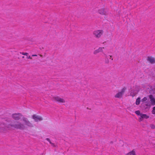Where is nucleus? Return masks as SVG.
Here are the masks:
<instances>
[{"instance_id":"f257e3e1","label":"nucleus","mask_w":155,"mask_h":155,"mask_svg":"<svg viewBox=\"0 0 155 155\" xmlns=\"http://www.w3.org/2000/svg\"><path fill=\"white\" fill-rule=\"evenodd\" d=\"M22 120L24 124L19 121H15L13 124L6 125L4 123H0V130L2 131L10 130L11 129L12 127H13L17 129L24 130L26 128L25 126L30 127H34L33 124L31 123L27 118L23 117L22 118Z\"/></svg>"},{"instance_id":"f03ea898","label":"nucleus","mask_w":155,"mask_h":155,"mask_svg":"<svg viewBox=\"0 0 155 155\" xmlns=\"http://www.w3.org/2000/svg\"><path fill=\"white\" fill-rule=\"evenodd\" d=\"M22 116L21 114L20 113H14L12 115V118L16 120H20Z\"/></svg>"},{"instance_id":"7ed1b4c3","label":"nucleus","mask_w":155,"mask_h":155,"mask_svg":"<svg viewBox=\"0 0 155 155\" xmlns=\"http://www.w3.org/2000/svg\"><path fill=\"white\" fill-rule=\"evenodd\" d=\"M103 31L102 30H97L94 32L93 34L95 37L97 38H99L103 34Z\"/></svg>"},{"instance_id":"20e7f679","label":"nucleus","mask_w":155,"mask_h":155,"mask_svg":"<svg viewBox=\"0 0 155 155\" xmlns=\"http://www.w3.org/2000/svg\"><path fill=\"white\" fill-rule=\"evenodd\" d=\"M126 89L125 87H124L121 90V91L115 95V98H121L122 97L123 94L125 92Z\"/></svg>"},{"instance_id":"39448f33","label":"nucleus","mask_w":155,"mask_h":155,"mask_svg":"<svg viewBox=\"0 0 155 155\" xmlns=\"http://www.w3.org/2000/svg\"><path fill=\"white\" fill-rule=\"evenodd\" d=\"M32 118L34 119L35 122H38V121H41L43 120L42 117L40 116L34 114L32 116Z\"/></svg>"},{"instance_id":"423d86ee","label":"nucleus","mask_w":155,"mask_h":155,"mask_svg":"<svg viewBox=\"0 0 155 155\" xmlns=\"http://www.w3.org/2000/svg\"><path fill=\"white\" fill-rule=\"evenodd\" d=\"M53 99L54 101L59 103H64L65 102V101L64 99L58 97H54Z\"/></svg>"},{"instance_id":"0eeeda50","label":"nucleus","mask_w":155,"mask_h":155,"mask_svg":"<svg viewBox=\"0 0 155 155\" xmlns=\"http://www.w3.org/2000/svg\"><path fill=\"white\" fill-rule=\"evenodd\" d=\"M151 103L149 101H147L143 103L142 105L145 108H147L148 107H150L151 105Z\"/></svg>"},{"instance_id":"6e6552de","label":"nucleus","mask_w":155,"mask_h":155,"mask_svg":"<svg viewBox=\"0 0 155 155\" xmlns=\"http://www.w3.org/2000/svg\"><path fill=\"white\" fill-rule=\"evenodd\" d=\"M147 60L151 64H153L155 63V59L152 57H148L147 58Z\"/></svg>"},{"instance_id":"1a4fd4ad","label":"nucleus","mask_w":155,"mask_h":155,"mask_svg":"<svg viewBox=\"0 0 155 155\" xmlns=\"http://www.w3.org/2000/svg\"><path fill=\"white\" fill-rule=\"evenodd\" d=\"M98 12L101 15H105L106 14V12L104 8H102L98 10Z\"/></svg>"},{"instance_id":"9d476101","label":"nucleus","mask_w":155,"mask_h":155,"mask_svg":"<svg viewBox=\"0 0 155 155\" xmlns=\"http://www.w3.org/2000/svg\"><path fill=\"white\" fill-rule=\"evenodd\" d=\"M149 98L150 99V101L151 102V103L153 105H154L155 104V99L153 97V96L152 95L150 94L149 96Z\"/></svg>"},{"instance_id":"9b49d317","label":"nucleus","mask_w":155,"mask_h":155,"mask_svg":"<svg viewBox=\"0 0 155 155\" xmlns=\"http://www.w3.org/2000/svg\"><path fill=\"white\" fill-rule=\"evenodd\" d=\"M103 48H104L100 47L98 49L94 51V54H95L99 52H102Z\"/></svg>"},{"instance_id":"f8f14e48","label":"nucleus","mask_w":155,"mask_h":155,"mask_svg":"<svg viewBox=\"0 0 155 155\" xmlns=\"http://www.w3.org/2000/svg\"><path fill=\"white\" fill-rule=\"evenodd\" d=\"M140 97H138V98H137L136 100V104L137 105H138L139 104H140Z\"/></svg>"},{"instance_id":"ddd939ff","label":"nucleus","mask_w":155,"mask_h":155,"mask_svg":"<svg viewBox=\"0 0 155 155\" xmlns=\"http://www.w3.org/2000/svg\"><path fill=\"white\" fill-rule=\"evenodd\" d=\"M140 116H142V117L143 118L147 119L149 117L147 115L145 114H142Z\"/></svg>"},{"instance_id":"4468645a","label":"nucleus","mask_w":155,"mask_h":155,"mask_svg":"<svg viewBox=\"0 0 155 155\" xmlns=\"http://www.w3.org/2000/svg\"><path fill=\"white\" fill-rule=\"evenodd\" d=\"M135 113L138 115L141 116L142 114L140 113V111L139 110H137L135 112Z\"/></svg>"},{"instance_id":"2eb2a0df","label":"nucleus","mask_w":155,"mask_h":155,"mask_svg":"<svg viewBox=\"0 0 155 155\" xmlns=\"http://www.w3.org/2000/svg\"><path fill=\"white\" fill-rule=\"evenodd\" d=\"M20 53L21 54H22V55H26V56H27V55L28 54V53H24L23 52H20Z\"/></svg>"},{"instance_id":"dca6fc26","label":"nucleus","mask_w":155,"mask_h":155,"mask_svg":"<svg viewBox=\"0 0 155 155\" xmlns=\"http://www.w3.org/2000/svg\"><path fill=\"white\" fill-rule=\"evenodd\" d=\"M133 152H132V151L129 152L126 154V155H132L133 153Z\"/></svg>"},{"instance_id":"f3484780","label":"nucleus","mask_w":155,"mask_h":155,"mask_svg":"<svg viewBox=\"0 0 155 155\" xmlns=\"http://www.w3.org/2000/svg\"><path fill=\"white\" fill-rule=\"evenodd\" d=\"M150 127L152 129H154L155 128V126L153 124H151L150 125Z\"/></svg>"},{"instance_id":"a211bd4d","label":"nucleus","mask_w":155,"mask_h":155,"mask_svg":"<svg viewBox=\"0 0 155 155\" xmlns=\"http://www.w3.org/2000/svg\"><path fill=\"white\" fill-rule=\"evenodd\" d=\"M147 100V98L146 97H144L142 100V102H144L145 101H146Z\"/></svg>"},{"instance_id":"6ab92c4d","label":"nucleus","mask_w":155,"mask_h":155,"mask_svg":"<svg viewBox=\"0 0 155 155\" xmlns=\"http://www.w3.org/2000/svg\"><path fill=\"white\" fill-rule=\"evenodd\" d=\"M152 113L153 114H155V107L153 108V110H152Z\"/></svg>"},{"instance_id":"aec40b11","label":"nucleus","mask_w":155,"mask_h":155,"mask_svg":"<svg viewBox=\"0 0 155 155\" xmlns=\"http://www.w3.org/2000/svg\"><path fill=\"white\" fill-rule=\"evenodd\" d=\"M143 118L142 117V116H141L139 118V121L140 122L141 121H142L143 120Z\"/></svg>"},{"instance_id":"412c9836","label":"nucleus","mask_w":155,"mask_h":155,"mask_svg":"<svg viewBox=\"0 0 155 155\" xmlns=\"http://www.w3.org/2000/svg\"><path fill=\"white\" fill-rule=\"evenodd\" d=\"M27 58L28 59H32V58L30 56H28L27 55Z\"/></svg>"},{"instance_id":"4be33fe9","label":"nucleus","mask_w":155,"mask_h":155,"mask_svg":"<svg viewBox=\"0 0 155 155\" xmlns=\"http://www.w3.org/2000/svg\"><path fill=\"white\" fill-rule=\"evenodd\" d=\"M130 95L131 96H132L133 97H134L135 95V94H134V93H132V92H131L130 93Z\"/></svg>"},{"instance_id":"5701e85b","label":"nucleus","mask_w":155,"mask_h":155,"mask_svg":"<svg viewBox=\"0 0 155 155\" xmlns=\"http://www.w3.org/2000/svg\"><path fill=\"white\" fill-rule=\"evenodd\" d=\"M132 152L133 153L132 155H136L135 152L133 150H132Z\"/></svg>"},{"instance_id":"b1692460","label":"nucleus","mask_w":155,"mask_h":155,"mask_svg":"<svg viewBox=\"0 0 155 155\" xmlns=\"http://www.w3.org/2000/svg\"><path fill=\"white\" fill-rule=\"evenodd\" d=\"M51 145L53 147H56V145L53 143H52V144H51Z\"/></svg>"},{"instance_id":"393cba45","label":"nucleus","mask_w":155,"mask_h":155,"mask_svg":"<svg viewBox=\"0 0 155 155\" xmlns=\"http://www.w3.org/2000/svg\"><path fill=\"white\" fill-rule=\"evenodd\" d=\"M46 140L47 141H48L49 142L50 141H50V139H49V138H46Z\"/></svg>"},{"instance_id":"a878e982","label":"nucleus","mask_w":155,"mask_h":155,"mask_svg":"<svg viewBox=\"0 0 155 155\" xmlns=\"http://www.w3.org/2000/svg\"><path fill=\"white\" fill-rule=\"evenodd\" d=\"M37 55L36 54H33L32 55V57L37 56Z\"/></svg>"},{"instance_id":"bb28decb","label":"nucleus","mask_w":155,"mask_h":155,"mask_svg":"<svg viewBox=\"0 0 155 155\" xmlns=\"http://www.w3.org/2000/svg\"><path fill=\"white\" fill-rule=\"evenodd\" d=\"M109 62V60H107V61L106 62V63H108Z\"/></svg>"},{"instance_id":"cd10ccee","label":"nucleus","mask_w":155,"mask_h":155,"mask_svg":"<svg viewBox=\"0 0 155 155\" xmlns=\"http://www.w3.org/2000/svg\"><path fill=\"white\" fill-rule=\"evenodd\" d=\"M49 142V143H50L51 144H52V142H51V141H50Z\"/></svg>"},{"instance_id":"c85d7f7f","label":"nucleus","mask_w":155,"mask_h":155,"mask_svg":"<svg viewBox=\"0 0 155 155\" xmlns=\"http://www.w3.org/2000/svg\"><path fill=\"white\" fill-rule=\"evenodd\" d=\"M40 56L41 57H42V56L41 55V54H40Z\"/></svg>"},{"instance_id":"c756f323","label":"nucleus","mask_w":155,"mask_h":155,"mask_svg":"<svg viewBox=\"0 0 155 155\" xmlns=\"http://www.w3.org/2000/svg\"><path fill=\"white\" fill-rule=\"evenodd\" d=\"M22 58H24V56H23V57H22Z\"/></svg>"}]
</instances>
